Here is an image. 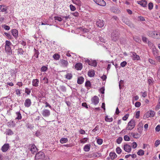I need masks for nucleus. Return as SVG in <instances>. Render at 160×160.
I'll use <instances>...</instances> for the list:
<instances>
[{
	"label": "nucleus",
	"instance_id": "1",
	"mask_svg": "<svg viewBox=\"0 0 160 160\" xmlns=\"http://www.w3.org/2000/svg\"><path fill=\"white\" fill-rule=\"evenodd\" d=\"M36 160H46L45 154L42 152H39L36 153L35 156Z\"/></svg>",
	"mask_w": 160,
	"mask_h": 160
},
{
	"label": "nucleus",
	"instance_id": "2",
	"mask_svg": "<svg viewBox=\"0 0 160 160\" xmlns=\"http://www.w3.org/2000/svg\"><path fill=\"white\" fill-rule=\"evenodd\" d=\"M119 33L116 30L113 31L111 34V38L112 40L114 41H116L119 39Z\"/></svg>",
	"mask_w": 160,
	"mask_h": 160
},
{
	"label": "nucleus",
	"instance_id": "3",
	"mask_svg": "<svg viewBox=\"0 0 160 160\" xmlns=\"http://www.w3.org/2000/svg\"><path fill=\"white\" fill-rule=\"evenodd\" d=\"M149 35L155 38L160 39V33L157 32H151L149 33Z\"/></svg>",
	"mask_w": 160,
	"mask_h": 160
},
{
	"label": "nucleus",
	"instance_id": "4",
	"mask_svg": "<svg viewBox=\"0 0 160 160\" xmlns=\"http://www.w3.org/2000/svg\"><path fill=\"white\" fill-rule=\"evenodd\" d=\"M135 126V122L134 120H131L128 123V126L127 129L131 130Z\"/></svg>",
	"mask_w": 160,
	"mask_h": 160
},
{
	"label": "nucleus",
	"instance_id": "5",
	"mask_svg": "<svg viewBox=\"0 0 160 160\" xmlns=\"http://www.w3.org/2000/svg\"><path fill=\"white\" fill-rule=\"evenodd\" d=\"M155 112L153 111L150 110L148 111L144 116L145 118H148L149 117H153L155 115Z\"/></svg>",
	"mask_w": 160,
	"mask_h": 160
},
{
	"label": "nucleus",
	"instance_id": "6",
	"mask_svg": "<svg viewBox=\"0 0 160 160\" xmlns=\"http://www.w3.org/2000/svg\"><path fill=\"white\" fill-rule=\"evenodd\" d=\"M122 21L123 22L128 25L131 28H134V25L127 18H122Z\"/></svg>",
	"mask_w": 160,
	"mask_h": 160
},
{
	"label": "nucleus",
	"instance_id": "7",
	"mask_svg": "<svg viewBox=\"0 0 160 160\" xmlns=\"http://www.w3.org/2000/svg\"><path fill=\"white\" fill-rule=\"evenodd\" d=\"M41 114L44 117H48L50 115V112L49 110L44 109L41 112Z\"/></svg>",
	"mask_w": 160,
	"mask_h": 160
},
{
	"label": "nucleus",
	"instance_id": "8",
	"mask_svg": "<svg viewBox=\"0 0 160 160\" xmlns=\"http://www.w3.org/2000/svg\"><path fill=\"white\" fill-rule=\"evenodd\" d=\"M59 63L61 66L62 67H67L68 65V62L67 60L64 59H60Z\"/></svg>",
	"mask_w": 160,
	"mask_h": 160
},
{
	"label": "nucleus",
	"instance_id": "9",
	"mask_svg": "<svg viewBox=\"0 0 160 160\" xmlns=\"http://www.w3.org/2000/svg\"><path fill=\"white\" fill-rule=\"evenodd\" d=\"M92 103L95 105H97L99 102V99L98 97L95 96L91 99Z\"/></svg>",
	"mask_w": 160,
	"mask_h": 160
},
{
	"label": "nucleus",
	"instance_id": "10",
	"mask_svg": "<svg viewBox=\"0 0 160 160\" xmlns=\"http://www.w3.org/2000/svg\"><path fill=\"white\" fill-rule=\"evenodd\" d=\"M97 4L101 6H105L106 3L103 0H93Z\"/></svg>",
	"mask_w": 160,
	"mask_h": 160
},
{
	"label": "nucleus",
	"instance_id": "11",
	"mask_svg": "<svg viewBox=\"0 0 160 160\" xmlns=\"http://www.w3.org/2000/svg\"><path fill=\"white\" fill-rule=\"evenodd\" d=\"M96 25L98 27L102 28L104 25V21L103 20L98 19L97 21Z\"/></svg>",
	"mask_w": 160,
	"mask_h": 160
},
{
	"label": "nucleus",
	"instance_id": "12",
	"mask_svg": "<svg viewBox=\"0 0 160 160\" xmlns=\"http://www.w3.org/2000/svg\"><path fill=\"white\" fill-rule=\"evenodd\" d=\"M9 147V145L8 144H5L2 147L1 150L3 152H6L8 150Z\"/></svg>",
	"mask_w": 160,
	"mask_h": 160
},
{
	"label": "nucleus",
	"instance_id": "13",
	"mask_svg": "<svg viewBox=\"0 0 160 160\" xmlns=\"http://www.w3.org/2000/svg\"><path fill=\"white\" fill-rule=\"evenodd\" d=\"M31 101L30 99L27 98L25 100L24 104L26 107L28 108L30 107L31 104Z\"/></svg>",
	"mask_w": 160,
	"mask_h": 160
},
{
	"label": "nucleus",
	"instance_id": "14",
	"mask_svg": "<svg viewBox=\"0 0 160 160\" xmlns=\"http://www.w3.org/2000/svg\"><path fill=\"white\" fill-rule=\"evenodd\" d=\"M29 147L30 148V150L31 152L33 153L37 151V148L34 144H32L30 145Z\"/></svg>",
	"mask_w": 160,
	"mask_h": 160
},
{
	"label": "nucleus",
	"instance_id": "15",
	"mask_svg": "<svg viewBox=\"0 0 160 160\" xmlns=\"http://www.w3.org/2000/svg\"><path fill=\"white\" fill-rule=\"evenodd\" d=\"M88 62V64L89 65L93 66L94 67H96L97 65V62L96 60H87Z\"/></svg>",
	"mask_w": 160,
	"mask_h": 160
},
{
	"label": "nucleus",
	"instance_id": "16",
	"mask_svg": "<svg viewBox=\"0 0 160 160\" xmlns=\"http://www.w3.org/2000/svg\"><path fill=\"white\" fill-rule=\"evenodd\" d=\"M39 80L38 79H34L32 81V85L33 86L35 87H38V86Z\"/></svg>",
	"mask_w": 160,
	"mask_h": 160
},
{
	"label": "nucleus",
	"instance_id": "17",
	"mask_svg": "<svg viewBox=\"0 0 160 160\" xmlns=\"http://www.w3.org/2000/svg\"><path fill=\"white\" fill-rule=\"evenodd\" d=\"M124 150L128 152H130L131 150V148L130 145L128 144L125 145L124 146Z\"/></svg>",
	"mask_w": 160,
	"mask_h": 160
},
{
	"label": "nucleus",
	"instance_id": "18",
	"mask_svg": "<svg viewBox=\"0 0 160 160\" xmlns=\"http://www.w3.org/2000/svg\"><path fill=\"white\" fill-rule=\"evenodd\" d=\"M12 33L13 36L16 38L18 37V32L16 29H13L12 30Z\"/></svg>",
	"mask_w": 160,
	"mask_h": 160
},
{
	"label": "nucleus",
	"instance_id": "19",
	"mask_svg": "<svg viewBox=\"0 0 160 160\" xmlns=\"http://www.w3.org/2000/svg\"><path fill=\"white\" fill-rule=\"evenodd\" d=\"M132 59L133 60H138L139 59V56L137 55L136 53L132 52Z\"/></svg>",
	"mask_w": 160,
	"mask_h": 160
},
{
	"label": "nucleus",
	"instance_id": "20",
	"mask_svg": "<svg viewBox=\"0 0 160 160\" xmlns=\"http://www.w3.org/2000/svg\"><path fill=\"white\" fill-rule=\"evenodd\" d=\"M131 135L134 138H138L140 137L141 135L138 133L131 132L130 133Z\"/></svg>",
	"mask_w": 160,
	"mask_h": 160
},
{
	"label": "nucleus",
	"instance_id": "21",
	"mask_svg": "<svg viewBox=\"0 0 160 160\" xmlns=\"http://www.w3.org/2000/svg\"><path fill=\"white\" fill-rule=\"evenodd\" d=\"M7 9V7L5 5H0V12H6Z\"/></svg>",
	"mask_w": 160,
	"mask_h": 160
},
{
	"label": "nucleus",
	"instance_id": "22",
	"mask_svg": "<svg viewBox=\"0 0 160 160\" xmlns=\"http://www.w3.org/2000/svg\"><path fill=\"white\" fill-rule=\"evenodd\" d=\"M73 3L76 5L80 6L82 5V2L80 0H72Z\"/></svg>",
	"mask_w": 160,
	"mask_h": 160
},
{
	"label": "nucleus",
	"instance_id": "23",
	"mask_svg": "<svg viewBox=\"0 0 160 160\" xmlns=\"http://www.w3.org/2000/svg\"><path fill=\"white\" fill-rule=\"evenodd\" d=\"M75 68L77 70H81L82 68V64L80 63H78L75 66Z\"/></svg>",
	"mask_w": 160,
	"mask_h": 160
},
{
	"label": "nucleus",
	"instance_id": "24",
	"mask_svg": "<svg viewBox=\"0 0 160 160\" xmlns=\"http://www.w3.org/2000/svg\"><path fill=\"white\" fill-rule=\"evenodd\" d=\"M109 156L111 160H114L117 157V155L115 152H110Z\"/></svg>",
	"mask_w": 160,
	"mask_h": 160
},
{
	"label": "nucleus",
	"instance_id": "25",
	"mask_svg": "<svg viewBox=\"0 0 160 160\" xmlns=\"http://www.w3.org/2000/svg\"><path fill=\"white\" fill-rule=\"evenodd\" d=\"M138 4L143 7H145L147 4V2L145 0L140 1L138 2Z\"/></svg>",
	"mask_w": 160,
	"mask_h": 160
},
{
	"label": "nucleus",
	"instance_id": "26",
	"mask_svg": "<svg viewBox=\"0 0 160 160\" xmlns=\"http://www.w3.org/2000/svg\"><path fill=\"white\" fill-rule=\"evenodd\" d=\"M90 145L88 144L86 145L84 147V150L85 152H88L90 150Z\"/></svg>",
	"mask_w": 160,
	"mask_h": 160
},
{
	"label": "nucleus",
	"instance_id": "27",
	"mask_svg": "<svg viewBox=\"0 0 160 160\" xmlns=\"http://www.w3.org/2000/svg\"><path fill=\"white\" fill-rule=\"evenodd\" d=\"M84 78L82 77L78 78L77 80V83L80 84H82L84 82Z\"/></svg>",
	"mask_w": 160,
	"mask_h": 160
},
{
	"label": "nucleus",
	"instance_id": "28",
	"mask_svg": "<svg viewBox=\"0 0 160 160\" xmlns=\"http://www.w3.org/2000/svg\"><path fill=\"white\" fill-rule=\"evenodd\" d=\"M5 49L6 52L9 53H12V50L10 46H5Z\"/></svg>",
	"mask_w": 160,
	"mask_h": 160
},
{
	"label": "nucleus",
	"instance_id": "29",
	"mask_svg": "<svg viewBox=\"0 0 160 160\" xmlns=\"http://www.w3.org/2000/svg\"><path fill=\"white\" fill-rule=\"evenodd\" d=\"M88 76L90 77H93L95 75V72L94 70L89 71L88 73Z\"/></svg>",
	"mask_w": 160,
	"mask_h": 160
},
{
	"label": "nucleus",
	"instance_id": "30",
	"mask_svg": "<svg viewBox=\"0 0 160 160\" xmlns=\"http://www.w3.org/2000/svg\"><path fill=\"white\" fill-rule=\"evenodd\" d=\"M72 74L70 73H68L65 75V78L68 80L71 79L72 78Z\"/></svg>",
	"mask_w": 160,
	"mask_h": 160
},
{
	"label": "nucleus",
	"instance_id": "31",
	"mask_svg": "<svg viewBox=\"0 0 160 160\" xmlns=\"http://www.w3.org/2000/svg\"><path fill=\"white\" fill-rule=\"evenodd\" d=\"M153 54L155 56H157L158 55V52L156 48L155 47H153V48H152Z\"/></svg>",
	"mask_w": 160,
	"mask_h": 160
},
{
	"label": "nucleus",
	"instance_id": "32",
	"mask_svg": "<svg viewBox=\"0 0 160 160\" xmlns=\"http://www.w3.org/2000/svg\"><path fill=\"white\" fill-rule=\"evenodd\" d=\"M6 133V134L9 135H11L13 134V132L10 129H7Z\"/></svg>",
	"mask_w": 160,
	"mask_h": 160
},
{
	"label": "nucleus",
	"instance_id": "33",
	"mask_svg": "<svg viewBox=\"0 0 160 160\" xmlns=\"http://www.w3.org/2000/svg\"><path fill=\"white\" fill-rule=\"evenodd\" d=\"M18 55H22L23 54V53L24 52V51L21 48H18Z\"/></svg>",
	"mask_w": 160,
	"mask_h": 160
},
{
	"label": "nucleus",
	"instance_id": "34",
	"mask_svg": "<svg viewBox=\"0 0 160 160\" xmlns=\"http://www.w3.org/2000/svg\"><path fill=\"white\" fill-rule=\"evenodd\" d=\"M113 119L112 117H108V116H106L105 117V120L106 122H111L112 121Z\"/></svg>",
	"mask_w": 160,
	"mask_h": 160
},
{
	"label": "nucleus",
	"instance_id": "35",
	"mask_svg": "<svg viewBox=\"0 0 160 160\" xmlns=\"http://www.w3.org/2000/svg\"><path fill=\"white\" fill-rule=\"evenodd\" d=\"M68 141V139L66 138H62L60 140V142L61 143H64L67 142Z\"/></svg>",
	"mask_w": 160,
	"mask_h": 160
},
{
	"label": "nucleus",
	"instance_id": "36",
	"mask_svg": "<svg viewBox=\"0 0 160 160\" xmlns=\"http://www.w3.org/2000/svg\"><path fill=\"white\" fill-rule=\"evenodd\" d=\"M17 117L16 118V119L20 120L22 118V116L21 113L19 112H17L16 113Z\"/></svg>",
	"mask_w": 160,
	"mask_h": 160
},
{
	"label": "nucleus",
	"instance_id": "37",
	"mask_svg": "<svg viewBox=\"0 0 160 160\" xmlns=\"http://www.w3.org/2000/svg\"><path fill=\"white\" fill-rule=\"evenodd\" d=\"M144 151L142 150V149H140L139 150L138 152H137V154L138 155L140 156H142L144 154Z\"/></svg>",
	"mask_w": 160,
	"mask_h": 160
},
{
	"label": "nucleus",
	"instance_id": "38",
	"mask_svg": "<svg viewBox=\"0 0 160 160\" xmlns=\"http://www.w3.org/2000/svg\"><path fill=\"white\" fill-rule=\"evenodd\" d=\"M88 138H85L81 139L80 141L81 143H83L86 142L88 140Z\"/></svg>",
	"mask_w": 160,
	"mask_h": 160
},
{
	"label": "nucleus",
	"instance_id": "39",
	"mask_svg": "<svg viewBox=\"0 0 160 160\" xmlns=\"http://www.w3.org/2000/svg\"><path fill=\"white\" fill-rule=\"evenodd\" d=\"M53 58L56 60H58L60 58V55L57 54H55L53 55Z\"/></svg>",
	"mask_w": 160,
	"mask_h": 160
},
{
	"label": "nucleus",
	"instance_id": "40",
	"mask_svg": "<svg viewBox=\"0 0 160 160\" xmlns=\"http://www.w3.org/2000/svg\"><path fill=\"white\" fill-rule=\"evenodd\" d=\"M133 39L137 42H139L141 41V40L137 37H133Z\"/></svg>",
	"mask_w": 160,
	"mask_h": 160
},
{
	"label": "nucleus",
	"instance_id": "41",
	"mask_svg": "<svg viewBox=\"0 0 160 160\" xmlns=\"http://www.w3.org/2000/svg\"><path fill=\"white\" fill-rule=\"evenodd\" d=\"M12 45V43L11 42L7 40L5 41V46H11Z\"/></svg>",
	"mask_w": 160,
	"mask_h": 160
},
{
	"label": "nucleus",
	"instance_id": "42",
	"mask_svg": "<svg viewBox=\"0 0 160 160\" xmlns=\"http://www.w3.org/2000/svg\"><path fill=\"white\" fill-rule=\"evenodd\" d=\"M116 152L117 153L120 154L121 153L122 150L119 147H118L116 149Z\"/></svg>",
	"mask_w": 160,
	"mask_h": 160
},
{
	"label": "nucleus",
	"instance_id": "43",
	"mask_svg": "<svg viewBox=\"0 0 160 160\" xmlns=\"http://www.w3.org/2000/svg\"><path fill=\"white\" fill-rule=\"evenodd\" d=\"M148 45L149 47H151V49L153 48V47H155V46L153 45V43L150 41H148Z\"/></svg>",
	"mask_w": 160,
	"mask_h": 160
},
{
	"label": "nucleus",
	"instance_id": "44",
	"mask_svg": "<svg viewBox=\"0 0 160 160\" xmlns=\"http://www.w3.org/2000/svg\"><path fill=\"white\" fill-rule=\"evenodd\" d=\"M122 140V137H119L117 140V142L118 144H120Z\"/></svg>",
	"mask_w": 160,
	"mask_h": 160
},
{
	"label": "nucleus",
	"instance_id": "45",
	"mask_svg": "<svg viewBox=\"0 0 160 160\" xmlns=\"http://www.w3.org/2000/svg\"><path fill=\"white\" fill-rule=\"evenodd\" d=\"M70 8L71 10L72 11H74L76 10V8L73 5L71 4L70 5Z\"/></svg>",
	"mask_w": 160,
	"mask_h": 160
},
{
	"label": "nucleus",
	"instance_id": "46",
	"mask_svg": "<svg viewBox=\"0 0 160 160\" xmlns=\"http://www.w3.org/2000/svg\"><path fill=\"white\" fill-rule=\"evenodd\" d=\"M102 156L101 154V153H99L98 152H96L94 153L93 155V156H94L95 157H100Z\"/></svg>",
	"mask_w": 160,
	"mask_h": 160
},
{
	"label": "nucleus",
	"instance_id": "47",
	"mask_svg": "<svg viewBox=\"0 0 160 160\" xmlns=\"http://www.w3.org/2000/svg\"><path fill=\"white\" fill-rule=\"evenodd\" d=\"M103 142L102 139H97V143L99 145L102 144Z\"/></svg>",
	"mask_w": 160,
	"mask_h": 160
},
{
	"label": "nucleus",
	"instance_id": "48",
	"mask_svg": "<svg viewBox=\"0 0 160 160\" xmlns=\"http://www.w3.org/2000/svg\"><path fill=\"white\" fill-rule=\"evenodd\" d=\"M25 92L27 94L29 95L31 93V90L28 88H26L25 89Z\"/></svg>",
	"mask_w": 160,
	"mask_h": 160
},
{
	"label": "nucleus",
	"instance_id": "49",
	"mask_svg": "<svg viewBox=\"0 0 160 160\" xmlns=\"http://www.w3.org/2000/svg\"><path fill=\"white\" fill-rule=\"evenodd\" d=\"M137 146V144L135 142H133L132 143V147L133 148H135Z\"/></svg>",
	"mask_w": 160,
	"mask_h": 160
},
{
	"label": "nucleus",
	"instance_id": "50",
	"mask_svg": "<svg viewBox=\"0 0 160 160\" xmlns=\"http://www.w3.org/2000/svg\"><path fill=\"white\" fill-rule=\"evenodd\" d=\"M124 139L125 141H129L130 140V138L128 135H125L124 137Z\"/></svg>",
	"mask_w": 160,
	"mask_h": 160
},
{
	"label": "nucleus",
	"instance_id": "51",
	"mask_svg": "<svg viewBox=\"0 0 160 160\" xmlns=\"http://www.w3.org/2000/svg\"><path fill=\"white\" fill-rule=\"evenodd\" d=\"M129 116V114H126L122 118V119L124 121L126 120L128 118V117Z\"/></svg>",
	"mask_w": 160,
	"mask_h": 160
},
{
	"label": "nucleus",
	"instance_id": "52",
	"mask_svg": "<svg viewBox=\"0 0 160 160\" xmlns=\"http://www.w3.org/2000/svg\"><path fill=\"white\" fill-rule=\"evenodd\" d=\"M142 41L145 43H147L148 41V38L145 37H144V36L142 37Z\"/></svg>",
	"mask_w": 160,
	"mask_h": 160
},
{
	"label": "nucleus",
	"instance_id": "53",
	"mask_svg": "<svg viewBox=\"0 0 160 160\" xmlns=\"http://www.w3.org/2000/svg\"><path fill=\"white\" fill-rule=\"evenodd\" d=\"M127 63L126 61H123V62H122L121 64L120 65L122 67H124L126 65Z\"/></svg>",
	"mask_w": 160,
	"mask_h": 160
},
{
	"label": "nucleus",
	"instance_id": "54",
	"mask_svg": "<svg viewBox=\"0 0 160 160\" xmlns=\"http://www.w3.org/2000/svg\"><path fill=\"white\" fill-rule=\"evenodd\" d=\"M4 35L6 36L8 38L11 39L12 38V36L9 34L7 32L4 33Z\"/></svg>",
	"mask_w": 160,
	"mask_h": 160
},
{
	"label": "nucleus",
	"instance_id": "55",
	"mask_svg": "<svg viewBox=\"0 0 160 160\" xmlns=\"http://www.w3.org/2000/svg\"><path fill=\"white\" fill-rule=\"evenodd\" d=\"M138 20L141 21H144L145 19L144 17L142 16H139L138 17Z\"/></svg>",
	"mask_w": 160,
	"mask_h": 160
},
{
	"label": "nucleus",
	"instance_id": "56",
	"mask_svg": "<svg viewBox=\"0 0 160 160\" xmlns=\"http://www.w3.org/2000/svg\"><path fill=\"white\" fill-rule=\"evenodd\" d=\"M141 103L138 102H136L135 104V105L136 107H139L141 106Z\"/></svg>",
	"mask_w": 160,
	"mask_h": 160
},
{
	"label": "nucleus",
	"instance_id": "57",
	"mask_svg": "<svg viewBox=\"0 0 160 160\" xmlns=\"http://www.w3.org/2000/svg\"><path fill=\"white\" fill-rule=\"evenodd\" d=\"M48 68L46 66H43L41 68V71L42 72H45L47 70Z\"/></svg>",
	"mask_w": 160,
	"mask_h": 160
},
{
	"label": "nucleus",
	"instance_id": "58",
	"mask_svg": "<svg viewBox=\"0 0 160 160\" xmlns=\"http://www.w3.org/2000/svg\"><path fill=\"white\" fill-rule=\"evenodd\" d=\"M153 7V3L152 2H150L148 4V8L149 9H152Z\"/></svg>",
	"mask_w": 160,
	"mask_h": 160
},
{
	"label": "nucleus",
	"instance_id": "59",
	"mask_svg": "<svg viewBox=\"0 0 160 160\" xmlns=\"http://www.w3.org/2000/svg\"><path fill=\"white\" fill-rule=\"evenodd\" d=\"M85 86L87 87H90L91 84L89 81H87L85 83Z\"/></svg>",
	"mask_w": 160,
	"mask_h": 160
},
{
	"label": "nucleus",
	"instance_id": "60",
	"mask_svg": "<svg viewBox=\"0 0 160 160\" xmlns=\"http://www.w3.org/2000/svg\"><path fill=\"white\" fill-rule=\"evenodd\" d=\"M54 18L55 20H57L59 22L61 21L62 20L61 18L58 17H55Z\"/></svg>",
	"mask_w": 160,
	"mask_h": 160
},
{
	"label": "nucleus",
	"instance_id": "61",
	"mask_svg": "<svg viewBox=\"0 0 160 160\" xmlns=\"http://www.w3.org/2000/svg\"><path fill=\"white\" fill-rule=\"evenodd\" d=\"M160 144V140H157L155 142V145L156 147H157Z\"/></svg>",
	"mask_w": 160,
	"mask_h": 160
},
{
	"label": "nucleus",
	"instance_id": "62",
	"mask_svg": "<svg viewBox=\"0 0 160 160\" xmlns=\"http://www.w3.org/2000/svg\"><path fill=\"white\" fill-rule=\"evenodd\" d=\"M39 54V53L38 51H36L35 52L34 56L36 58H38V56Z\"/></svg>",
	"mask_w": 160,
	"mask_h": 160
},
{
	"label": "nucleus",
	"instance_id": "63",
	"mask_svg": "<svg viewBox=\"0 0 160 160\" xmlns=\"http://www.w3.org/2000/svg\"><path fill=\"white\" fill-rule=\"evenodd\" d=\"M149 62L152 64H155V62L152 59L149 58L148 59Z\"/></svg>",
	"mask_w": 160,
	"mask_h": 160
},
{
	"label": "nucleus",
	"instance_id": "64",
	"mask_svg": "<svg viewBox=\"0 0 160 160\" xmlns=\"http://www.w3.org/2000/svg\"><path fill=\"white\" fill-rule=\"evenodd\" d=\"M155 130L156 131L158 132L160 130V125H158L155 128Z\"/></svg>",
	"mask_w": 160,
	"mask_h": 160
}]
</instances>
